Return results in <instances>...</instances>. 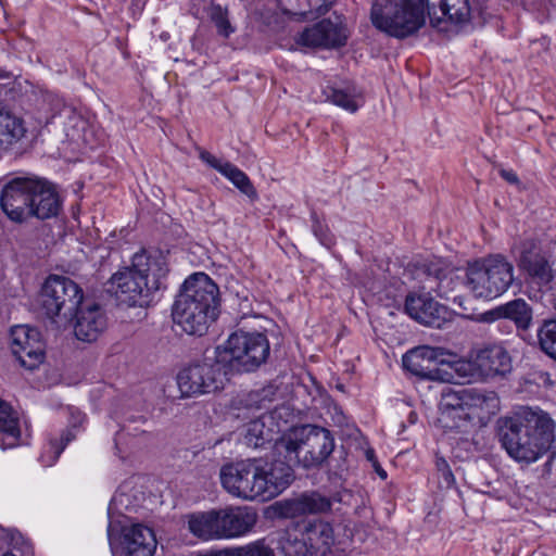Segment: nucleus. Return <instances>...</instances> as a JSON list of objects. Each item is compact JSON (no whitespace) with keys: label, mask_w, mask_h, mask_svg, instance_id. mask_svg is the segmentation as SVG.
Here are the masks:
<instances>
[{"label":"nucleus","mask_w":556,"mask_h":556,"mask_svg":"<svg viewBox=\"0 0 556 556\" xmlns=\"http://www.w3.org/2000/svg\"><path fill=\"white\" fill-rule=\"evenodd\" d=\"M425 9L432 27L445 30L447 21L454 24L469 22L473 8L469 0H375L370 18L381 31L406 38L425 24Z\"/></svg>","instance_id":"nucleus-1"},{"label":"nucleus","mask_w":556,"mask_h":556,"mask_svg":"<svg viewBox=\"0 0 556 556\" xmlns=\"http://www.w3.org/2000/svg\"><path fill=\"white\" fill-rule=\"evenodd\" d=\"M500 441L507 454L518 463L532 464L551 452L544 464L549 473L556 460L555 422L540 408L521 407L501 420Z\"/></svg>","instance_id":"nucleus-2"},{"label":"nucleus","mask_w":556,"mask_h":556,"mask_svg":"<svg viewBox=\"0 0 556 556\" xmlns=\"http://www.w3.org/2000/svg\"><path fill=\"white\" fill-rule=\"evenodd\" d=\"M218 287L208 275L192 274L182 283L173 304L174 324L189 336H204L218 316Z\"/></svg>","instance_id":"nucleus-3"},{"label":"nucleus","mask_w":556,"mask_h":556,"mask_svg":"<svg viewBox=\"0 0 556 556\" xmlns=\"http://www.w3.org/2000/svg\"><path fill=\"white\" fill-rule=\"evenodd\" d=\"M167 271L163 256L136 253L131 266L119 269L111 277L108 291L121 303L142 307L150 303L152 293L160 289L161 279Z\"/></svg>","instance_id":"nucleus-4"},{"label":"nucleus","mask_w":556,"mask_h":556,"mask_svg":"<svg viewBox=\"0 0 556 556\" xmlns=\"http://www.w3.org/2000/svg\"><path fill=\"white\" fill-rule=\"evenodd\" d=\"M334 450L330 430L316 425L296 427L280 437L275 453L305 469L320 467Z\"/></svg>","instance_id":"nucleus-5"},{"label":"nucleus","mask_w":556,"mask_h":556,"mask_svg":"<svg viewBox=\"0 0 556 556\" xmlns=\"http://www.w3.org/2000/svg\"><path fill=\"white\" fill-rule=\"evenodd\" d=\"M220 362L231 376L256 370L269 356V341L262 332H232L223 345L215 348Z\"/></svg>","instance_id":"nucleus-6"},{"label":"nucleus","mask_w":556,"mask_h":556,"mask_svg":"<svg viewBox=\"0 0 556 556\" xmlns=\"http://www.w3.org/2000/svg\"><path fill=\"white\" fill-rule=\"evenodd\" d=\"M513 281L514 266L501 254L469 263L466 269V286L476 298H498L508 290Z\"/></svg>","instance_id":"nucleus-7"},{"label":"nucleus","mask_w":556,"mask_h":556,"mask_svg":"<svg viewBox=\"0 0 556 556\" xmlns=\"http://www.w3.org/2000/svg\"><path fill=\"white\" fill-rule=\"evenodd\" d=\"M213 354L186 366L178 372L177 386L181 396H199L224 389L231 374L224 362H220L216 349Z\"/></svg>","instance_id":"nucleus-8"},{"label":"nucleus","mask_w":556,"mask_h":556,"mask_svg":"<svg viewBox=\"0 0 556 556\" xmlns=\"http://www.w3.org/2000/svg\"><path fill=\"white\" fill-rule=\"evenodd\" d=\"M83 300V289L71 278L60 275H50L45 280L39 296L43 314L52 321L63 324L74 319Z\"/></svg>","instance_id":"nucleus-9"},{"label":"nucleus","mask_w":556,"mask_h":556,"mask_svg":"<svg viewBox=\"0 0 556 556\" xmlns=\"http://www.w3.org/2000/svg\"><path fill=\"white\" fill-rule=\"evenodd\" d=\"M518 267L525 282L532 289L541 292L552 289L555 270L548 256L542 252L535 240L529 239L521 243Z\"/></svg>","instance_id":"nucleus-10"},{"label":"nucleus","mask_w":556,"mask_h":556,"mask_svg":"<svg viewBox=\"0 0 556 556\" xmlns=\"http://www.w3.org/2000/svg\"><path fill=\"white\" fill-rule=\"evenodd\" d=\"M261 501H268L282 493L294 480L295 463L278 456L273 446V457L255 458Z\"/></svg>","instance_id":"nucleus-11"},{"label":"nucleus","mask_w":556,"mask_h":556,"mask_svg":"<svg viewBox=\"0 0 556 556\" xmlns=\"http://www.w3.org/2000/svg\"><path fill=\"white\" fill-rule=\"evenodd\" d=\"M255 458L226 464L220 468L219 479L227 493L235 497L261 500V486Z\"/></svg>","instance_id":"nucleus-12"},{"label":"nucleus","mask_w":556,"mask_h":556,"mask_svg":"<svg viewBox=\"0 0 556 556\" xmlns=\"http://www.w3.org/2000/svg\"><path fill=\"white\" fill-rule=\"evenodd\" d=\"M37 177H16L8 181L0 197V205L5 215L15 223L28 219Z\"/></svg>","instance_id":"nucleus-13"},{"label":"nucleus","mask_w":556,"mask_h":556,"mask_svg":"<svg viewBox=\"0 0 556 556\" xmlns=\"http://www.w3.org/2000/svg\"><path fill=\"white\" fill-rule=\"evenodd\" d=\"M11 350L23 367L35 369L45 357L40 331L26 325L14 326L11 329Z\"/></svg>","instance_id":"nucleus-14"},{"label":"nucleus","mask_w":556,"mask_h":556,"mask_svg":"<svg viewBox=\"0 0 556 556\" xmlns=\"http://www.w3.org/2000/svg\"><path fill=\"white\" fill-rule=\"evenodd\" d=\"M346 40L344 27L328 18L306 27L295 38V42L300 46L324 49L340 48L346 43Z\"/></svg>","instance_id":"nucleus-15"},{"label":"nucleus","mask_w":556,"mask_h":556,"mask_svg":"<svg viewBox=\"0 0 556 556\" xmlns=\"http://www.w3.org/2000/svg\"><path fill=\"white\" fill-rule=\"evenodd\" d=\"M405 312L425 326L441 328L447 320V307L435 301L429 293H409L405 299Z\"/></svg>","instance_id":"nucleus-16"},{"label":"nucleus","mask_w":556,"mask_h":556,"mask_svg":"<svg viewBox=\"0 0 556 556\" xmlns=\"http://www.w3.org/2000/svg\"><path fill=\"white\" fill-rule=\"evenodd\" d=\"M468 366L481 378L505 376L511 370V358L502 345L490 344L477 351Z\"/></svg>","instance_id":"nucleus-17"},{"label":"nucleus","mask_w":556,"mask_h":556,"mask_svg":"<svg viewBox=\"0 0 556 556\" xmlns=\"http://www.w3.org/2000/svg\"><path fill=\"white\" fill-rule=\"evenodd\" d=\"M219 540L239 538L248 533L256 523V513L247 507H225L216 509Z\"/></svg>","instance_id":"nucleus-18"},{"label":"nucleus","mask_w":556,"mask_h":556,"mask_svg":"<svg viewBox=\"0 0 556 556\" xmlns=\"http://www.w3.org/2000/svg\"><path fill=\"white\" fill-rule=\"evenodd\" d=\"M466 401L464 430L472 421L486 424L500 410V399L495 391L471 388Z\"/></svg>","instance_id":"nucleus-19"},{"label":"nucleus","mask_w":556,"mask_h":556,"mask_svg":"<svg viewBox=\"0 0 556 556\" xmlns=\"http://www.w3.org/2000/svg\"><path fill=\"white\" fill-rule=\"evenodd\" d=\"M469 389L445 388L440 401L439 422L446 431H464L465 405Z\"/></svg>","instance_id":"nucleus-20"},{"label":"nucleus","mask_w":556,"mask_h":556,"mask_svg":"<svg viewBox=\"0 0 556 556\" xmlns=\"http://www.w3.org/2000/svg\"><path fill=\"white\" fill-rule=\"evenodd\" d=\"M154 531L142 523H132L122 529L119 545L125 556H153L156 549Z\"/></svg>","instance_id":"nucleus-21"},{"label":"nucleus","mask_w":556,"mask_h":556,"mask_svg":"<svg viewBox=\"0 0 556 556\" xmlns=\"http://www.w3.org/2000/svg\"><path fill=\"white\" fill-rule=\"evenodd\" d=\"M440 349L428 345L418 346L403 356V366L413 375L427 380H444L438 368L437 358Z\"/></svg>","instance_id":"nucleus-22"},{"label":"nucleus","mask_w":556,"mask_h":556,"mask_svg":"<svg viewBox=\"0 0 556 556\" xmlns=\"http://www.w3.org/2000/svg\"><path fill=\"white\" fill-rule=\"evenodd\" d=\"M74 333L84 342H93L106 327V318L97 303L80 304L74 314Z\"/></svg>","instance_id":"nucleus-23"},{"label":"nucleus","mask_w":556,"mask_h":556,"mask_svg":"<svg viewBox=\"0 0 556 556\" xmlns=\"http://www.w3.org/2000/svg\"><path fill=\"white\" fill-rule=\"evenodd\" d=\"M333 497L318 491H306L281 505V515L295 518L303 515L325 514L331 510Z\"/></svg>","instance_id":"nucleus-24"},{"label":"nucleus","mask_w":556,"mask_h":556,"mask_svg":"<svg viewBox=\"0 0 556 556\" xmlns=\"http://www.w3.org/2000/svg\"><path fill=\"white\" fill-rule=\"evenodd\" d=\"M314 556H326L334 544V530L330 522L321 519L304 520L298 525Z\"/></svg>","instance_id":"nucleus-25"},{"label":"nucleus","mask_w":556,"mask_h":556,"mask_svg":"<svg viewBox=\"0 0 556 556\" xmlns=\"http://www.w3.org/2000/svg\"><path fill=\"white\" fill-rule=\"evenodd\" d=\"M60 210L61 200L53 185L46 179L37 178L28 218L49 219L58 216Z\"/></svg>","instance_id":"nucleus-26"},{"label":"nucleus","mask_w":556,"mask_h":556,"mask_svg":"<svg viewBox=\"0 0 556 556\" xmlns=\"http://www.w3.org/2000/svg\"><path fill=\"white\" fill-rule=\"evenodd\" d=\"M190 13L199 18H208L217 28V33L228 38L233 28L228 20L227 8L217 0H191Z\"/></svg>","instance_id":"nucleus-27"},{"label":"nucleus","mask_w":556,"mask_h":556,"mask_svg":"<svg viewBox=\"0 0 556 556\" xmlns=\"http://www.w3.org/2000/svg\"><path fill=\"white\" fill-rule=\"evenodd\" d=\"M279 429L274 428V416L271 414L262 415L251 420L247 426L245 444L254 448L263 447L274 442L276 444L280 438H276Z\"/></svg>","instance_id":"nucleus-28"},{"label":"nucleus","mask_w":556,"mask_h":556,"mask_svg":"<svg viewBox=\"0 0 556 556\" xmlns=\"http://www.w3.org/2000/svg\"><path fill=\"white\" fill-rule=\"evenodd\" d=\"M217 521L216 509L197 511L187 516L189 532L204 542L219 540Z\"/></svg>","instance_id":"nucleus-29"},{"label":"nucleus","mask_w":556,"mask_h":556,"mask_svg":"<svg viewBox=\"0 0 556 556\" xmlns=\"http://www.w3.org/2000/svg\"><path fill=\"white\" fill-rule=\"evenodd\" d=\"M324 94L327 101L350 113L357 112L364 105L363 93L354 84L328 86L324 90Z\"/></svg>","instance_id":"nucleus-30"},{"label":"nucleus","mask_w":556,"mask_h":556,"mask_svg":"<svg viewBox=\"0 0 556 556\" xmlns=\"http://www.w3.org/2000/svg\"><path fill=\"white\" fill-rule=\"evenodd\" d=\"M495 314L511 320L519 333L528 331L533 324V308L523 299H515L497 306Z\"/></svg>","instance_id":"nucleus-31"},{"label":"nucleus","mask_w":556,"mask_h":556,"mask_svg":"<svg viewBox=\"0 0 556 556\" xmlns=\"http://www.w3.org/2000/svg\"><path fill=\"white\" fill-rule=\"evenodd\" d=\"M0 434L2 448L14 447L21 438L20 418L10 403L0 397Z\"/></svg>","instance_id":"nucleus-32"},{"label":"nucleus","mask_w":556,"mask_h":556,"mask_svg":"<svg viewBox=\"0 0 556 556\" xmlns=\"http://www.w3.org/2000/svg\"><path fill=\"white\" fill-rule=\"evenodd\" d=\"M77 433V427H71L62 430L59 437L50 438L48 445L43 447L39 460L45 467H50L55 464L62 452L68 443H71Z\"/></svg>","instance_id":"nucleus-33"},{"label":"nucleus","mask_w":556,"mask_h":556,"mask_svg":"<svg viewBox=\"0 0 556 556\" xmlns=\"http://www.w3.org/2000/svg\"><path fill=\"white\" fill-rule=\"evenodd\" d=\"M25 135L23 121L9 113H0V150H5Z\"/></svg>","instance_id":"nucleus-34"},{"label":"nucleus","mask_w":556,"mask_h":556,"mask_svg":"<svg viewBox=\"0 0 556 556\" xmlns=\"http://www.w3.org/2000/svg\"><path fill=\"white\" fill-rule=\"evenodd\" d=\"M242 194L247 195L252 202L258 200V193L249 178V176L238 166L229 163L224 168L223 174Z\"/></svg>","instance_id":"nucleus-35"},{"label":"nucleus","mask_w":556,"mask_h":556,"mask_svg":"<svg viewBox=\"0 0 556 556\" xmlns=\"http://www.w3.org/2000/svg\"><path fill=\"white\" fill-rule=\"evenodd\" d=\"M414 267L416 269L415 274L417 277L424 276L427 279L433 278L439 283L442 282L448 271V265L446 262L438 257L416 262Z\"/></svg>","instance_id":"nucleus-36"},{"label":"nucleus","mask_w":556,"mask_h":556,"mask_svg":"<svg viewBox=\"0 0 556 556\" xmlns=\"http://www.w3.org/2000/svg\"><path fill=\"white\" fill-rule=\"evenodd\" d=\"M536 336L541 350L556 361V318L543 320Z\"/></svg>","instance_id":"nucleus-37"},{"label":"nucleus","mask_w":556,"mask_h":556,"mask_svg":"<svg viewBox=\"0 0 556 556\" xmlns=\"http://www.w3.org/2000/svg\"><path fill=\"white\" fill-rule=\"evenodd\" d=\"M280 548L285 556H314L306 543L304 534L290 531L280 540Z\"/></svg>","instance_id":"nucleus-38"},{"label":"nucleus","mask_w":556,"mask_h":556,"mask_svg":"<svg viewBox=\"0 0 556 556\" xmlns=\"http://www.w3.org/2000/svg\"><path fill=\"white\" fill-rule=\"evenodd\" d=\"M147 421V418L143 416L128 417L115 435V444L118 445L121 442H124L126 437L136 438L141 434H148L149 432L147 431V429L141 428V425H146Z\"/></svg>","instance_id":"nucleus-39"},{"label":"nucleus","mask_w":556,"mask_h":556,"mask_svg":"<svg viewBox=\"0 0 556 556\" xmlns=\"http://www.w3.org/2000/svg\"><path fill=\"white\" fill-rule=\"evenodd\" d=\"M229 556H276L271 547L263 541H255L250 544L237 547H228Z\"/></svg>","instance_id":"nucleus-40"},{"label":"nucleus","mask_w":556,"mask_h":556,"mask_svg":"<svg viewBox=\"0 0 556 556\" xmlns=\"http://www.w3.org/2000/svg\"><path fill=\"white\" fill-rule=\"evenodd\" d=\"M63 115L65 117L64 126L67 137L74 139L76 136H79L80 130H85L87 122L75 109L65 108Z\"/></svg>","instance_id":"nucleus-41"},{"label":"nucleus","mask_w":556,"mask_h":556,"mask_svg":"<svg viewBox=\"0 0 556 556\" xmlns=\"http://www.w3.org/2000/svg\"><path fill=\"white\" fill-rule=\"evenodd\" d=\"M312 231L318 241L326 248H330L334 243L332 233L328 226L324 224L315 212L311 214Z\"/></svg>","instance_id":"nucleus-42"},{"label":"nucleus","mask_w":556,"mask_h":556,"mask_svg":"<svg viewBox=\"0 0 556 556\" xmlns=\"http://www.w3.org/2000/svg\"><path fill=\"white\" fill-rule=\"evenodd\" d=\"M435 468L440 475V478L445 482L446 486H451L455 483V477L444 457L439 455L435 456Z\"/></svg>","instance_id":"nucleus-43"},{"label":"nucleus","mask_w":556,"mask_h":556,"mask_svg":"<svg viewBox=\"0 0 556 556\" xmlns=\"http://www.w3.org/2000/svg\"><path fill=\"white\" fill-rule=\"evenodd\" d=\"M199 157L206 163L212 168L216 169L219 174H223L224 168L230 163V162H222L219 159L214 156L212 153H210L206 150L200 149L199 151Z\"/></svg>","instance_id":"nucleus-44"},{"label":"nucleus","mask_w":556,"mask_h":556,"mask_svg":"<svg viewBox=\"0 0 556 556\" xmlns=\"http://www.w3.org/2000/svg\"><path fill=\"white\" fill-rule=\"evenodd\" d=\"M199 157L206 163L212 168L216 169L219 174H223L224 168L230 163V162H222L219 159L214 156L212 153H210L206 150L200 149L199 151Z\"/></svg>","instance_id":"nucleus-45"},{"label":"nucleus","mask_w":556,"mask_h":556,"mask_svg":"<svg viewBox=\"0 0 556 556\" xmlns=\"http://www.w3.org/2000/svg\"><path fill=\"white\" fill-rule=\"evenodd\" d=\"M333 2L334 0H309V13L314 15V17L321 16L329 11Z\"/></svg>","instance_id":"nucleus-46"},{"label":"nucleus","mask_w":556,"mask_h":556,"mask_svg":"<svg viewBox=\"0 0 556 556\" xmlns=\"http://www.w3.org/2000/svg\"><path fill=\"white\" fill-rule=\"evenodd\" d=\"M500 175L504 180H506L509 184H519L518 175L513 169H501Z\"/></svg>","instance_id":"nucleus-47"},{"label":"nucleus","mask_w":556,"mask_h":556,"mask_svg":"<svg viewBox=\"0 0 556 556\" xmlns=\"http://www.w3.org/2000/svg\"><path fill=\"white\" fill-rule=\"evenodd\" d=\"M495 311H496V307L491 309V311H488L483 314V320L486 321V323H493V321H496V320H500V319H504L503 316H497L495 314Z\"/></svg>","instance_id":"nucleus-48"},{"label":"nucleus","mask_w":556,"mask_h":556,"mask_svg":"<svg viewBox=\"0 0 556 556\" xmlns=\"http://www.w3.org/2000/svg\"><path fill=\"white\" fill-rule=\"evenodd\" d=\"M372 467L375 468V471L377 472V475L382 479V480H386L388 475H387V471L380 466V464L378 463L377 459H375V463L372 465Z\"/></svg>","instance_id":"nucleus-49"},{"label":"nucleus","mask_w":556,"mask_h":556,"mask_svg":"<svg viewBox=\"0 0 556 556\" xmlns=\"http://www.w3.org/2000/svg\"><path fill=\"white\" fill-rule=\"evenodd\" d=\"M198 556H229L228 547Z\"/></svg>","instance_id":"nucleus-50"},{"label":"nucleus","mask_w":556,"mask_h":556,"mask_svg":"<svg viewBox=\"0 0 556 556\" xmlns=\"http://www.w3.org/2000/svg\"><path fill=\"white\" fill-rule=\"evenodd\" d=\"M366 458L374 465L375 459H377V457L372 448L366 451Z\"/></svg>","instance_id":"nucleus-51"},{"label":"nucleus","mask_w":556,"mask_h":556,"mask_svg":"<svg viewBox=\"0 0 556 556\" xmlns=\"http://www.w3.org/2000/svg\"><path fill=\"white\" fill-rule=\"evenodd\" d=\"M416 419H417V415H416V413L410 412V413H409V421H410L412 424H414V422L416 421Z\"/></svg>","instance_id":"nucleus-52"},{"label":"nucleus","mask_w":556,"mask_h":556,"mask_svg":"<svg viewBox=\"0 0 556 556\" xmlns=\"http://www.w3.org/2000/svg\"><path fill=\"white\" fill-rule=\"evenodd\" d=\"M3 77V71L0 68V78Z\"/></svg>","instance_id":"nucleus-53"}]
</instances>
